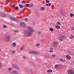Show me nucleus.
Listing matches in <instances>:
<instances>
[{
    "instance_id": "obj_13",
    "label": "nucleus",
    "mask_w": 74,
    "mask_h": 74,
    "mask_svg": "<svg viewBox=\"0 0 74 74\" xmlns=\"http://www.w3.org/2000/svg\"><path fill=\"white\" fill-rule=\"evenodd\" d=\"M1 17H6L7 16L5 15V14H1Z\"/></svg>"
},
{
    "instance_id": "obj_41",
    "label": "nucleus",
    "mask_w": 74,
    "mask_h": 74,
    "mask_svg": "<svg viewBox=\"0 0 74 74\" xmlns=\"http://www.w3.org/2000/svg\"><path fill=\"white\" fill-rule=\"evenodd\" d=\"M52 57H56V55H55L53 54V55H52Z\"/></svg>"
},
{
    "instance_id": "obj_48",
    "label": "nucleus",
    "mask_w": 74,
    "mask_h": 74,
    "mask_svg": "<svg viewBox=\"0 0 74 74\" xmlns=\"http://www.w3.org/2000/svg\"><path fill=\"white\" fill-rule=\"evenodd\" d=\"M20 49L21 51H22V47Z\"/></svg>"
},
{
    "instance_id": "obj_45",
    "label": "nucleus",
    "mask_w": 74,
    "mask_h": 74,
    "mask_svg": "<svg viewBox=\"0 0 74 74\" xmlns=\"http://www.w3.org/2000/svg\"><path fill=\"white\" fill-rule=\"evenodd\" d=\"M64 60H62L61 61V62H64Z\"/></svg>"
},
{
    "instance_id": "obj_34",
    "label": "nucleus",
    "mask_w": 74,
    "mask_h": 74,
    "mask_svg": "<svg viewBox=\"0 0 74 74\" xmlns=\"http://www.w3.org/2000/svg\"><path fill=\"white\" fill-rule=\"evenodd\" d=\"M15 51L14 50H12V53H15Z\"/></svg>"
},
{
    "instance_id": "obj_49",
    "label": "nucleus",
    "mask_w": 74,
    "mask_h": 74,
    "mask_svg": "<svg viewBox=\"0 0 74 74\" xmlns=\"http://www.w3.org/2000/svg\"><path fill=\"white\" fill-rule=\"evenodd\" d=\"M48 58H50V56H48Z\"/></svg>"
},
{
    "instance_id": "obj_17",
    "label": "nucleus",
    "mask_w": 74,
    "mask_h": 74,
    "mask_svg": "<svg viewBox=\"0 0 74 74\" xmlns=\"http://www.w3.org/2000/svg\"><path fill=\"white\" fill-rule=\"evenodd\" d=\"M12 45L13 47H15L16 45V43L14 42L12 44Z\"/></svg>"
},
{
    "instance_id": "obj_9",
    "label": "nucleus",
    "mask_w": 74,
    "mask_h": 74,
    "mask_svg": "<svg viewBox=\"0 0 74 74\" xmlns=\"http://www.w3.org/2000/svg\"><path fill=\"white\" fill-rule=\"evenodd\" d=\"M11 73H12L14 74H18V73L17 72V71H13L11 72Z\"/></svg>"
},
{
    "instance_id": "obj_47",
    "label": "nucleus",
    "mask_w": 74,
    "mask_h": 74,
    "mask_svg": "<svg viewBox=\"0 0 74 74\" xmlns=\"http://www.w3.org/2000/svg\"><path fill=\"white\" fill-rule=\"evenodd\" d=\"M23 10L25 11V8H24L23 9Z\"/></svg>"
},
{
    "instance_id": "obj_35",
    "label": "nucleus",
    "mask_w": 74,
    "mask_h": 74,
    "mask_svg": "<svg viewBox=\"0 0 74 74\" xmlns=\"http://www.w3.org/2000/svg\"><path fill=\"white\" fill-rule=\"evenodd\" d=\"M71 30H74V27H73L71 28Z\"/></svg>"
},
{
    "instance_id": "obj_50",
    "label": "nucleus",
    "mask_w": 74,
    "mask_h": 74,
    "mask_svg": "<svg viewBox=\"0 0 74 74\" xmlns=\"http://www.w3.org/2000/svg\"><path fill=\"white\" fill-rule=\"evenodd\" d=\"M60 60H61V61L62 60V59H60Z\"/></svg>"
},
{
    "instance_id": "obj_16",
    "label": "nucleus",
    "mask_w": 74,
    "mask_h": 74,
    "mask_svg": "<svg viewBox=\"0 0 74 74\" xmlns=\"http://www.w3.org/2000/svg\"><path fill=\"white\" fill-rule=\"evenodd\" d=\"M59 65L58 64H56L55 66V68L58 69V67H59Z\"/></svg>"
},
{
    "instance_id": "obj_53",
    "label": "nucleus",
    "mask_w": 74,
    "mask_h": 74,
    "mask_svg": "<svg viewBox=\"0 0 74 74\" xmlns=\"http://www.w3.org/2000/svg\"><path fill=\"white\" fill-rule=\"evenodd\" d=\"M30 71V72H32V71Z\"/></svg>"
},
{
    "instance_id": "obj_56",
    "label": "nucleus",
    "mask_w": 74,
    "mask_h": 74,
    "mask_svg": "<svg viewBox=\"0 0 74 74\" xmlns=\"http://www.w3.org/2000/svg\"><path fill=\"white\" fill-rule=\"evenodd\" d=\"M0 51H1L0 49Z\"/></svg>"
},
{
    "instance_id": "obj_26",
    "label": "nucleus",
    "mask_w": 74,
    "mask_h": 74,
    "mask_svg": "<svg viewBox=\"0 0 74 74\" xmlns=\"http://www.w3.org/2000/svg\"><path fill=\"white\" fill-rule=\"evenodd\" d=\"M30 7H33V4L32 3H31L30 5Z\"/></svg>"
},
{
    "instance_id": "obj_27",
    "label": "nucleus",
    "mask_w": 74,
    "mask_h": 74,
    "mask_svg": "<svg viewBox=\"0 0 74 74\" xmlns=\"http://www.w3.org/2000/svg\"><path fill=\"white\" fill-rule=\"evenodd\" d=\"M15 6H16V5H15V4L13 3L12 4V7H15Z\"/></svg>"
},
{
    "instance_id": "obj_32",
    "label": "nucleus",
    "mask_w": 74,
    "mask_h": 74,
    "mask_svg": "<svg viewBox=\"0 0 74 74\" xmlns=\"http://www.w3.org/2000/svg\"><path fill=\"white\" fill-rule=\"evenodd\" d=\"M26 3V1H23L22 2V3Z\"/></svg>"
},
{
    "instance_id": "obj_30",
    "label": "nucleus",
    "mask_w": 74,
    "mask_h": 74,
    "mask_svg": "<svg viewBox=\"0 0 74 74\" xmlns=\"http://www.w3.org/2000/svg\"><path fill=\"white\" fill-rule=\"evenodd\" d=\"M70 16L71 17L73 16H74V14H70Z\"/></svg>"
},
{
    "instance_id": "obj_19",
    "label": "nucleus",
    "mask_w": 74,
    "mask_h": 74,
    "mask_svg": "<svg viewBox=\"0 0 74 74\" xmlns=\"http://www.w3.org/2000/svg\"><path fill=\"white\" fill-rule=\"evenodd\" d=\"M51 5V3H49L48 4H46V5H47V6H49Z\"/></svg>"
},
{
    "instance_id": "obj_54",
    "label": "nucleus",
    "mask_w": 74,
    "mask_h": 74,
    "mask_svg": "<svg viewBox=\"0 0 74 74\" xmlns=\"http://www.w3.org/2000/svg\"><path fill=\"white\" fill-rule=\"evenodd\" d=\"M0 4H1V3H0Z\"/></svg>"
},
{
    "instance_id": "obj_20",
    "label": "nucleus",
    "mask_w": 74,
    "mask_h": 74,
    "mask_svg": "<svg viewBox=\"0 0 74 74\" xmlns=\"http://www.w3.org/2000/svg\"><path fill=\"white\" fill-rule=\"evenodd\" d=\"M49 30L51 31V32H53V29H52V28H51Z\"/></svg>"
},
{
    "instance_id": "obj_8",
    "label": "nucleus",
    "mask_w": 74,
    "mask_h": 74,
    "mask_svg": "<svg viewBox=\"0 0 74 74\" xmlns=\"http://www.w3.org/2000/svg\"><path fill=\"white\" fill-rule=\"evenodd\" d=\"M11 20L13 21H16L18 19H17L16 18H13L12 17H11Z\"/></svg>"
},
{
    "instance_id": "obj_39",
    "label": "nucleus",
    "mask_w": 74,
    "mask_h": 74,
    "mask_svg": "<svg viewBox=\"0 0 74 74\" xmlns=\"http://www.w3.org/2000/svg\"><path fill=\"white\" fill-rule=\"evenodd\" d=\"M8 71H11V68H9L8 69Z\"/></svg>"
},
{
    "instance_id": "obj_51",
    "label": "nucleus",
    "mask_w": 74,
    "mask_h": 74,
    "mask_svg": "<svg viewBox=\"0 0 74 74\" xmlns=\"http://www.w3.org/2000/svg\"><path fill=\"white\" fill-rule=\"evenodd\" d=\"M0 16H1V14L0 13Z\"/></svg>"
},
{
    "instance_id": "obj_15",
    "label": "nucleus",
    "mask_w": 74,
    "mask_h": 74,
    "mask_svg": "<svg viewBox=\"0 0 74 74\" xmlns=\"http://www.w3.org/2000/svg\"><path fill=\"white\" fill-rule=\"evenodd\" d=\"M71 58L70 57V56H69L68 55H66V58L67 59H70Z\"/></svg>"
},
{
    "instance_id": "obj_25",
    "label": "nucleus",
    "mask_w": 74,
    "mask_h": 74,
    "mask_svg": "<svg viewBox=\"0 0 74 74\" xmlns=\"http://www.w3.org/2000/svg\"><path fill=\"white\" fill-rule=\"evenodd\" d=\"M14 68L16 69H18V70H19V68L17 66H14Z\"/></svg>"
},
{
    "instance_id": "obj_36",
    "label": "nucleus",
    "mask_w": 74,
    "mask_h": 74,
    "mask_svg": "<svg viewBox=\"0 0 74 74\" xmlns=\"http://www.w3.org/2000/svg\"><path fill=\"white\" fill-rule=\"evenodd\" d=\"M15 9H16V10H18V7H15Z\"/></svg>"
},
{
    "instance_id": "obj_5",
    "label": "nucleus",
    "mask_w": 74,
    "mask_h": 74,
    "mask_svg": "<svg viewBox=\"0 0 74 74\" xmlns=\"http://www.w3.org/2000/svg\"><path fill=\"white\" fill-rule=\"evenodd\" d=\"M65 38H66V37L64 35H62L59 38V40H60V41H62V40H64V39H65Z\"/></svg>"
},
{
    "instance_id": "obj_2",
    "label": "nucleus",
    "mask_w": 74,
    "mask_h": 74,
    "mask_svg": "<svg viewBox=\"0 0 74 74\" xmlns=\"http://www.w3.org/2000/svg\"><path fill=\"white\" fill-rule=\"evenodd\" d=\"M5 41H9L10 40V37L8 35H6L5 38Z\"/></svg>"
},
{
    "instance_id": "obj_31",
    "label": "nucleus",
    "mask_w": 74,
    "mask_h": 74,
    "mask_svg": "<svg viewBox=\"0 0 74 74\" xmlns=\"http://www.w3.org/2000/svg\"><path fill=\"white\" fill-rule=\"evenodd\" d=\"M2 67V64L0 62V68H1Z\"/></svg>"
},
{
    "instance_id": "obj_21",
    "label": "nucleus",
    "mask_w": 74,
    "mask_h": 74,
    "mask_svg": "<svg viewBox=\"0 0 74 74\" xmlns=\"http://www.w3.org/2000/svg\"><path fill=\"white\" fill-rule=\"evenodd\" d=\"M3 28H6L7 27V25H3Z\"/></svg>"
},
{
    "instance_id": "obj_7",
    "label": "nucleus",
    "mask_w": 74,
    "mask_h": 74,
    "mask_svg": "<svg viewBox=\"0 0 74 74\" xmlns=\"http://www.w3.org/2000/svg\"><path fill=\"white\" fill-rule=\"evenodd\" d=\"M68 73L69 74H74V72H73L71 70H69L68 71Z\"/></svg>"
},
{
    "instance_id": "obj_43",
    "label": "nucleus",
    "mask_w": 74,
    "mask_h": 74,
    "mask_svg": "<svg viewBox=\"0 0 74 74\" xmlns=\"http://www.w3.org/2000/svg\"><path fill=\"white\" fill-rule=\"evenodd\" d=\"M38 34H41V32H38Z\"/></svg>"
},
{
    "instance_id": "obj_10",
    "label": "nucleus",
    "mask_w": 74,
    "mask_h": 74,
    "mask_svg": "<svg viewBox=\"0 0 74 74\" xmlns=\"http://www.w3.org/2000/svg\"><path fill=\"white\" fill-rule=\"evenodd\" d=\"M52 50H53V48L50 47V51H49V52L50 53L52 52H53V51Z\"/></svg>"
},
{
    "instance_id": "obj_22",
    "label": "nucleus",
    "mask_w": 74,
    "mask_h": 74,
    "mask_svg": "<svg viewBox=\"0 0 74 74\" xmlns=\"http://www.w3.org/2000/svg\"><path fill=\"white\" fill-rule=\"evenodd\" d=\"M30 6V4H26V6L27 7H29Z\"/></svg>"
},
{
    "instance_id": "obj_24",
    "label": "nucleus",
    "mask_w": 74,
    "mask_h": 74,
    "mask_svg": "<svg viewBox=\"0 0 74 74\" xmlns=\"http://www.w3.org/2000/svg\"><path fill=\"white\" fill-rule=\"evenodd\" d=\"M25 21H26V22H27L28 21H29V19L28 18H26L25 19Z\"/></svg>"
},
{
    "instance_id": "obj_42",
    "label": "nucleus",
    "mask_w": 74,
    "mask_h": 74,
    "mask_svg": "<svg viewBox=\"0 0 74 74\" xmlns=\"http://www.w3.org/2000/svg\"><path fill=\"white\" fill-rule=\"evenodd\" d=\"M14 32H15V33H17V32H18V30H14Z\"/></svg>"
},
{
    "instance_id": "obj_18",
    "label": "nucleus",
    "mask_w": 74,
    "mask_h": 74,
    "mask_svg": "<svg viewBox=\"0 0 74 74\" xmlns=\"http://www.w3.org/2000/svg\"><path fill=\"white\" fill-rule=\"evenodd\" d=\"M44 9H45V8H44V7H42L40 10H41V11H43V10H44Z\"/></svg>"
},
{
    "instance_id": "obj_6",
    "label": "nucleus",
    "mask_w": 74,
    "mask_h": 74,
    "mask_svg": "<svg viewBox=\"0 0 74 74\" xmlns=\"http://www.w3.org/2000/svg\"><path fill=\"white\" fill-rule=\"evenodd\" d=\"M20 24L21 26H23V27L24 28H26V24L23 22H21Z\"/></svg>"
},
{
    "instance_id": "obj_29",
    "label": "nucleus",
    "mask_w": 74,
    "mask_h": 74,
    "mask_svg": "<svg viewBox=\"0 0 74 74\" xmlns=\"http://www.w3.org/2000/svg\"><path fill=\"white\" fill-rule=\"evenodd\" d=\"M57 24L59 25H61V24L60 23L58 22H57Z\"/></svg>"
},
{
    "instance_id": "obj_38",
    "label": "nucleus",
    "mask_w": 74,
    "mask_h": 74,
    "mask_svg": "<svg viewBox=\"0 0 74 74\" xmlns=\"http://www.w3.org/2000/svg\"><path fill=\"white\" fill-rule=\"evenodd\" d=\"M23 59H26V57L24 56H23Z\"/></svg>"
},
{
    "instance_id": "obj_1",
    "label": "nucleus",
    "mask_w": 74,
    "mask_h": 74,
    "mask_svg": "<svg viewBox=\"0 0 74 74\" xmlns=\"http://www.w3.org/2000/svg\"><path fill=\"white\" fill-rule=\"evenodd\" d=\"M27 28L30 30H27L25 33V35L26 37H30L32 36L33 34L32 32H34V30H33V28L30 27H27Z\"/></svg>"
},
{
    "instance_id": "obj_44",
    "label": "nucleus",
    "mask_w": 74,
    "mask_h": 74,
    "mask_svg": "<svg viewBox=\"0 0 74 74\" xmlns=\"http://www.w3.org/2000/svg\"><path fill=\"white\" fill-rule=\"evenodd\" d=\"M45 58H48V56H45Z\"/></svg>"
},
{
    "instance_id": "obj_40",
    "label": "nucleus",
    "mask_w": 74,
    "mask_h": 74,
    "mask_svg": "<svg viewBox=\"0 0 74 74\" xmlns=\"http://www.w3.org/2000/svg\"><path fill=\"white\" fill-rule=\"evenodd\" d=\"M6 2H7L8 3H10V1L9 0H7L6 1Z\"/></svg>"
},
{
    "instance_id": "obj_14",
    "label": "nucleus",
    "mask_w": 74,
    "mask_h": 74,
    "mask_svg": "<svg viewBox=\"0 0 74 74\" xmlns=\"http://www.w3.org/2000/svg\"><path fill=\"white\" fill-rule=\"evenodd\" d=\"M55 26L56 29H60V26L58 25H55Z\"/></svg>"
},
{
    "instance_id": "obj_33",
    "label": "nucleus",
    "mask_w": 74,
    "mask_h": 74,
    "mask_svg": "<svg viewBox=\"0 0 74 74\" xmlns=\"http://www.w3.org/2000/svg\"><path fill=\"white\" fill-rule=\"evenodd\" d=\"M46 3H49V1H48V0H46Z\"/></svg>"
},
{
    "instance_id": "obj_23",
    "label": "nucleus",
    "mask_w": 74,
    "mask_h": 74,
    "mask_svg": "<svg viewBox=\"0 0 74 74\" xmlns=\"http://www.w3.org/2000/svg\"><path fill=\"white\" fill-rule=\"evenodd\" d=\"M36 46H37V47H39L40 46V43H37L36 44Z\"/></svg>"
},
{
    "instance_id": "obj_11",
    "label": "nucleus",
    "mask_w": 74,
    "mask_h": 74,
    "mask_svg": "<svg viewBox=\"0 0 74 74\" xmlns=\"http://www.w3.org/2000/svg\"><path fill=\"white\" fill-rule=\"evenodd\" d=\"M19 7L20 8H23L24 6L21 4H20L19 5Z\"/></svg>"
},
{
    "instance_id": "obj_46",
    "label": "nucleus",
    "mask_w": 74,
    "mask_h": 74,
    "mask_svg": "<svg viewBox=\"0 0 74 74\" xmlns=\"http://www.w3.org/2000/svg\"><path fill=\"white\" fill-rule=\"evenodd\" d=\"M60 13H61V14H63V13L62 12H60Z\"/></svg>"
},
{
    "instance_id": "obj_37",
    "label": "nucleus",
    "mask_w": 74,
    "mask_h": 74,
    "mask_svg": "<svg viewBox=\"0 0 74 74\" xmlns=\"http://www.w3.org/2000/svg\"><path fill=\"white\" fill-rule=\"evenodd\" d=\"M70 38H71V39H72V38H73V36H71L70 37Z\"/></svg>"
},
{
    "instance_id": "obj_3",
    "label": "nucleus",
    "mask_w": 74,
    "mask_h": 74,
    "mask_svg": "<svg viewBox=\"0 0 74 74\" xmlns=\"http://www.w3.org/2000/svg\"><path fill=\"white\" fill-rule=\"evenodd\" d=\"M58 43L56 42L52 43L51 44V46H52V47L54 48V47H56L58 46Z\"/></svg>"
},
{
    "instance_id": "obj_52",
    "label": "nucleus",
    "mask_w": 74,
    "mask_h": 74,
    "mask_svg": "<svg viewBox=\"0 0 74 74\" xmlns=\"http://www.w3.org/2000/svg\"><path fill=\"white\" fill-rule=\"evenodd\" d=\"M73 64H74V61H73Z\"/></svg>"
},
{
    "instance_id": "obj_12",
    "label": "nucleus",
    "mask_w": 74,
    "mask_h": 74,
    "mask_svg": "<svg viewBox=\"0 0 74 74\" xmlns=\"http://www.w3.org/2000/svg\"><path fill=\"white\" fill-rule=\"evenodd\" d=\"M47 71V73H52V69L48 70Z\"/></svg>"
},
{
    "instance_id": "obj_4",
    "label": "nucleus",
    "mask_w": 74,
    "mask_h": 74,
    "mask_svg": "<svg viewBox=\"0 0 74 74\" xmlns=\"http://www.w3.org/2000/svg\"><path fill=\"white\" fill-rule=\"evenodd\" d=\"M29 53L31 54H34V55H39V54L38 52L35 51H30Z\"/></svg>"
},
{
    "instance_id": "obj_28",
    "label": "nucleus",
    "mask_w": 74,
    "mask_h": 74,
    "mask_svg": "<svg viewBox=\"0 0 74 74\" xmlns=\"http://www.w3.org/2000/svg\"><path fill=\"white\" fill-rule=\"evenodd\" d=\"M12 66H13V67H15V66H18V65H17L16 64H12Z\"/></svg>"
},
{
    "instance_id": "obj_55",
    "label": "nucleus",
    "mask_w": 74,
    "mask_h": 74,
    "mask_svg": "<svg viewBox=\"0 0 74 74\" xmlns=\"http://www.w3.org/2000/svg\"><path fill=\"white\" fill-rule=\"evenodd\" d=\"M1 7H2V6H1Z\"/></svg>"
}]
</instances>
